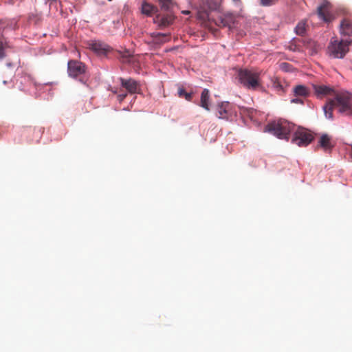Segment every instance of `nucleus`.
<instances>
[{
  "instance_id": "obj_21",
  "label": "nucleus",
  "mask_w": 352,
  "mask_h": 352,
  "mask_svg": "<svg viewBox=\"0 0 352 352\" xmlns=\"http://www.w3.org/2000/svg\"><path fill=\"white\" fill-rule=\"evenodd\" d=\"M174 17L172 15H167L165 17H162L160 20V25L161 26H167L173 23Z\"/></svg>"
},
{
  "instance_id": "obj_6",
  "label": "nucleus",
  "mask_w": 352,
  "mask_h": 352,
  "mask_svg": "<svg viewBox=\"0 0 352 352\" xmlns=\"http://www.w3.org/2000/svg\"><path fill=\"white\" fill-rule=\"evenodd\" d=\"M67 72L70 77L77 78L85 72V65L78 60H69L67 64Z\"/></svg>"
},
{
  "instance_id": "obj_29",
  "label": "nucleus",
  "mask_w": 352,
  "mask_h": 352,
  "mask_svg": "<svg viewBox=\"0 0 352 352\" xmlns=\"http://www.w3.org/2000/svg\"><path fill=\"white\" fill-rule=\"evenodd\" d=\"M199 14H200V16L203 19H206V18L208 17V11H206V10L203 12V13L200 12Z\"/></svg>"
},
{
  "instance_id": "obj_25",
  "label": "nucleus",
  "mask_w": 352,
  "mask_h": 352,
  "mask_svg": "<svg viewBox=\"0 0 352 352\" xmlns=\"http://www.w3.org/2000/svg\"><path fill=\"white\" fill-rule=\"evenodd\" d=\"M278 0H260V3L263 6H271L276 4Z\"/></svg>"
},
{
  "instance_id": "obj_32",
  "label": "nucleus",
  "mask_w": 352,
  "mask_h": 352,
  "mask_svg": "<svg viewBox=\"0 0 352 352\" xmlns=\"http://www.w3.org/2000/svg\"><path fill=\"white\" fill-rule=\"evenodd\" d=\"M130 56L126 57V60H123L124 62H129V61Z\"/></svg>"
},
{
  "instance_id": "obj_28",
  "label": "nucleus",
  "mask_w": 352,
  "mask_h": 352,
  "mask_svg": "<svg viewBox=\"0 0 352 352\" xmlns=\"http://www.w3.org/2000/svg\"><path fill=\"white\" fill-rule=\"evenodd\" d=\"M232 1L234 3L236 7H237L238 8L241 10V8H242V2H241V0H232Z\"/></svg>"
},
{
  "instance_id": "obj_22",
  "label": "nucleus",
  "mask_w": 352,
  "mask_h": 352,
  "mask_svg": "<svg viewBox=\"0 0 352 352\" xmlns=\"http://www.w3.org/2000/svg\"><path fill=\"white\" fill-rule=\"evenodd\" d=\"M178 95L181 98H185L188 101H190L192 98V94L187 93L183 88H179L178 89Z\"/></svg>"
},
{
  "instance_id": "obj_27",
  "label": "nucleus",
  "mask_w": 352,
  "mask_h": 352,
  "mask_svg": "<svg viewBox=\"0 0 352 352\" xmlns=\"http://www.w3.org/2000/svg\"><path fill=\"white\" fill-rule=\"evenodd\" d=\"M291 102L296 104H303V100L299 97H296L295 98L292 99Z\"/></svg>"
},
{
  "instance_id": "obj_7",
  "label": "nucleus",
  "mask_w": 352,
  "mask_h": 352,
  "mask_svg": "<svg viewBox=\"0 0 352 352\" xmlns=\"http://www.w3.org/2000/svg\"><path fill=\"white\" fill-rule=\"evenodd\" d=\"M235 21V15L231 12H226L218 17L216 24L220 27H228L231 30Z\"/></svg>"
},
{
  "instance_id": "obj_4",
  "label": "nucleus",
  "mask_w": 352,
  "mask_h": 352,
  "mask_svg": "<svg viewBox=\"0 0 352 352\" xmlns=\"http://www.w3.org/2000/svg\"><path fill=\"white\" fill-rule=\"evenodd\" d=\"M330 100L333 102L340 113L351 116V111H352V94L351 93L347 91L338 93L333 99Z\"/></svg>"
},
{
  "instance_id": "obj_13",
  "label": "nucleus",
  "mask_w": 352,
  "mask_h": 352,
  "mask_svg": "<svg viewBox=\"0 0 352 352\" xmlns=\"http://www.w3.org/2000/svg\"><path fill=\"white\" fill-rule=\"evenodd\" d=\"M294 96L296 97L305 98L309 95V89L302 85H297L293 89Z\"/></svg>"
},
{
  "instance_id": "obj_31",
  "label": "nucleus",
  "mask_w": 352,
  "mask_h": 352,
  "mask_svg": "<svg viewBox=\"0 0 352 352\" xmlns=\"http://www.w3.org/2000/svg\"><path fill=\"white\" fill-rule=\"evenodd\" d=\"M16 23L14 22V21H11V23H10V28L11 29H15L16 28Z\"/></svg>"
},
{
  "instance_id": "obj_9",
  "label": "nucleus",
  "mask_w": 352,
  "mask_h": 352,
  "mask_svg": "<svg viewBox=\"0 0 352 352\" xmlns=\"http://www.w3.org/2000/svg\"><path fill=\"white\" fill-rule=\"evenodd\" d=\"M329 3L324 2L318 8V14L326 22H329L332 20V15L329 12Z\"/></svg>"
},
{
  "instance_id": "obj_16",
  "label": "nucleus",
  "mask_w": 352,
  "mask_h": 352,
  "mask_svg": "<svg viewBox=\"0 0 352 352\" xmlns=\"http://www.w3.org/2000/svg\"><path fill=\"white\" fill-rule=\"evenodd\" d=\"M314 91L318 96L330 95L333 89L324 85H316L314 86Z\"/></svg>"
},
{
  "instance_id": "obj_3",
  "label": "nucleus",
  "mask_w": 352,
  "mask_h": 352,
  "mask_svg": "<svg viewBox=\"0 0 352 352\" xmlns=\"http://www.w3.org/2000/svg\"><path fill=\"white\" fill-rule=\"evenodd\" d=\"M240 83L245 88L256 90L261 87L260 74L249 69H240L238 72Z\"/></svg>"
},
{
  "instance_id": "obj_10",
  "label": "nucleus",
  "mask_w": 352,
  "mask_h": 352,
  "mask_svg": "<svg viewBox=\"0 0 352 352\" xmlns=\"http://www.w3.org/2000/svg\"><path fill=\"white\" fill-rule=\"evenodd\" d=\"M230 104L228 102H221L217 106V115L220 119H228L230 113Z\"/></svg>"
},
{
  "instance_id": "obj_2",
  "label": "nucleus",
  "mask_w": 352,
  "mask_h": 352,
  "mask_svg": "<svg viewBox=\"0 0 352 352\" xmlns=\"http://www.w3.org/2000/svg\"><path fill=\"white\" fill-rule=\"evenodd\" d=\"M351 39H340L336 37L331 38L326 50L327 55L331 58H343L349 51Z\"/></svg>"
},
{
  "instance_id": "obj_14",
  "label": "nucleus",
  "mask_w": 352,
  "mask_h": 352,
  "mask_svg": "<svg viewBox=\"0 0 352 352\" xmlns=\"http://www.w3.org/2000/svg\"><path fill=\"white\" fill-rule=\"evenodd\" d=\"M209 98H210L209 90L207 89H204L202 91L201 94L200 106L207 111L210 110Z\"/></svg>"
},
{
  "instance_id": "obj_5",
  "label": "nucleus",
  "mask_w": 352,
  "mask_h": 352,
  "mask_svg": "<svg viewBox=\"0 0 352 352\" xmlns=\"http://www.w3.org/2000/svg\"><path fill=\"white\" fill-rule=\"evenodd\" d=\"M87 47L98 56L106 55L112 50V48L105 43L100 41H89Z\"/></svg>"
},
{
  "instance_id": "obj_20",
  "label": "nucleus",
  "mask_w": 352,
  "mask_h": 352,
  "mask_svg": "<svg viewBox=\"0 0 352 352\" xmlns=\"http://www.w3.org/2000/svg\"><path fill=\"white\" fill-rule=\"evenodd\" d=\"M8 47V43L3 36H0V59L6 56L5 49Z\"/></svg>"
},
{
  "instance_id": "obj_26",
  "label": "nucleus",
  "mask_w": 352,
  "mask_h": 352,
  "mask_svg": "<svg viewBox=\"0 0 352 352\" xmlns=\"http://www.w3.org/2000/svg\"><path fill=\"white\" fill-rule=\"evenodd\" d=\"M126 93H120L118 95V100L120 102H122L126 97Z\"/></svg>"
},
{
  "instance_id": "obj_30",
  "label": "nucleus",
  "mask_w": 352,
  "mask_h": 352,
  "mask_svg": "<svg viewBox=\"0 0 352 352\" xmlns=\"http://www.w3.org/2000/svg\"><path fill=\"white\" fill-rule=\"evenodd\" d=\"M280 67L283 69L287 71L288 69V67H289V64L287 63H281Z\"/></svg>"
},
{
  "instance_id": "obj_8",
  "label": "nucleus",
  "mask_w": 352,
  "mask_h": 352,
  "mask_svg": "<svg viewBox=\"0 0 352 352\" xmlns=\"http://www.w3.org/2000/svg\"><path fill=\"white\" fill-rule=\"evenodd\" d=\"M120 83L122 87L126 89V90L131 94H134L139 93L140 90V84L132 78H120Z\"/></svg>"
},
{
  "instance_id": "obj_33",
  "label": "nucleus",
  "mask_w": 352,
  "mask_h": 352,
  "mask_svg": "<svg viewBox=\"0 0 352 352\" xmlns=\"http://www.w3.org/2000/svg\"><path fill=\"white\" fill-rule=\"evenodd\" d=\"M182 13H184L185 14H188L190 13V12L188 10H186V11H183Z\"/></svg>"
},
{
  "instance_id": "obj_23",
  "label": "nucleus",
  "mask_w": 352,
  "mask_h": 352,
  "mask_svg": "<svg viewBox=\"0 0 352 352\" xmlns=\"http://www.w3.org/2000/svg\"><path fill=\"white\" fill-rule=\"evenodd\" d=\"M206 4L210 11L216 10L219 7V4L214 0H206Z\"/></svg>"
},
{
  "instance_id": "obj_17",
  "label": "nucleus",
  "mask_w": 352,
  "mask_h": 352,
  "mask_svg": "<svg viewBox=\"0 0 352 352\" xmlns=\"http://www.w3.org/2000/svg\"><path fill=\"white\" fill-rule=\"evenodd\" d=\"M333 108H336V107L334 106L333 102H331L329 100V101L323 107L326 118L329 119L333 118Z\"/></svg>"
},
{
  "instance_id": "obj_18",
  "label": "nucleus",
  "mask_w": 352,
  "mask_h": 352,
  "mask_svg": "<svg viewBox=\"0 0 352 352\" xmlns=\"http://www.w3.org/2000/svg\"><path fill=\"white\" fill-rule=\"evenodd\" d=\"M160 4L162 10L169 11L174 6L173 0H159Z\"/></svg>"
},
{
  "instance_id": "obj_19",
  "label": "nucleus",
  "mask_w": 352,
  "mask_h": 352,
  "mask_svg": "<svg viewBox=\"0 0 352 352\" xmlns=\"http://www.w3.org/2000/svg\"><path fill=\"white\" fill-rule=\"evenodd\" d=\"M295 32L298 35H304L306 32V22L304 21H300L295 28Z\"/></svg>"
},
{
  "instance_id": "obj_11",
  "label": "nucleus",
  "mask_w": 352,
  "mask_h": 352,
  "mask_svg": "<svg viewBox=\"0 0 352 352\" xmlns=\"http://www.w3.org/2000/svg\"><path fill=\"white\" fill-rule=\"evenodd\" d=\"M318 146L323 148L325 151H330L333 147L331 137L327 134L322 135L318 141Z\"/></svg>"
},
{
  "instance_id": "obj_24",
  "label": "nucleus",
  "mask_w": 352,
  "mask_h": 352,
  "mask_svg": "<svg viewBox=\"0 0 352 352\" xmlns=\"http://www.w3.org/2000/svg\"><path fill=\"white\" fill-rule=\"evenodd\" d=\"M168 35L162 34V33H157L155 36V41L157 42H166L168 40Z\"/></svg>"
},
{
  "instance_id": "obj_34",
  "label": "nucleus",
  "mask_w": 352,
  "mask_h": 352,
  "mask_svg": "<svg viewBox=\"0 0 352 352\" xmlns=\"http://www.w3.org/2000/svg\"><path fill=\"white\" fill-rule=\"evenodd\" d=\"M351 146V156L352 157V144L350 145Z\"/></svg>"
},
{
  "instance_id": "obj_1",
  "label": "nucleus",
  "mask_w": 352,
  "mask_h": 352,
  "mask_svg": "<svg viewBox=\"0 0 352 352\" xmlns=\"http://www.w3.org/2000/svg\"><path fill=\"white\" fill-rule=\"evenodd\" d=\"M267 131L279 139L288 140L293 133L292 143L298 146H307L314 140L313 133L308 129L298 126L285 120H278L269 123L265 127Z\"/></svg>"
},
{
  "instance_id": "obj_12",
  "label": "nucleus",
  "mask_w": 352,
  "mask_h": 352,
  "mask_svg": "<svg viewBox=\"0 0 352 352\" xmlns=\"http://www.w3.org/2000/svg\"><path fill=\"white\" fill-rule=\"evenodd\" d=\"M340 32L342 35H352V23L350 20L344 19L340 23Z\"/></svg>"
},
{
  "instance_id": "obj_15",
  "label": "nucleus",
  "mask_w": 352,
  "mask_h": 352,
  "mask_svg": "<svg viewBox=\"0 0 352 352\" xmlns=\"http://www.w3.org/2000/svg\"><path fill=\"white\" fill-rule=\"evenodd\" d=\"M157 11V8L151 3L143 1L142 4V12L147 16H151Z\"/></svg>"
}]
</instances>
